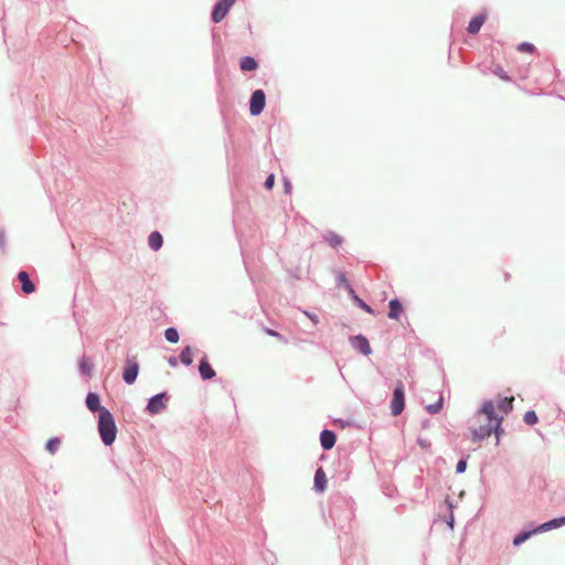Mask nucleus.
I'll return each mask as SVG.
<instances>
[{
    "label": "nucleus",
    "instance_id": "ddd939ff",
    "mask_svg": "<svg viewBox=\"0 0 565 565\" xmlns=\"http://www.w3.org/2000/svg\"><path fill=\"white\" fill-rule=\"evenodd\" d=\"M199 372L203 380H211L215 376L213 367L207 362L206 358H203L199 365Z\"/></svg>",
    "mask_w": 565,
    "mask_h": 565
},
{
    "label": "nucleus",
    "instance_id": "aec40b11",
    "mask_svg": "<svg viewBox=\"0 0 565 565\" xmlns=\"http://www.w3.org/2000/svg\"><path fill=\"white\" fill-rule=\"evenodd\" d=\"M326 242L331 246H337L343 244V237L333 232H329L326 235Z\"/></svg>",
    "mask_w": 565,
    "mask_h": 565
},
{
    "label": "nucleus",
    "instance_id": "bb28decb",
    "mask_svg": "<svg viewBox=\"0 0 565 565\" xmlns=\"http://www.w3.org/2000/svg\"><path fill=\"white\" fill-rule=\"evenodd\" d=\"M539 418L535 414L534 411H527L525 414H524V422L527 424V425H535L537 423Z\"/></svg>",
    "mask_w": 565,
    "mask_h": 565
},
{
    "label": "nucleus",
    "instance_id": "b1692460",
    "mask_svg": "<svg viewBox=\"0 0 565 565\" xmlns=\"http://www.w3.org/2000/svg\"><path fill=\"white\" fill-rule=\"evenodd\" d=\"M164 335L166 339L171 343H177L179 341V333L174 328L167 329Z\"/></svg>",
    "mask_w": 565,
    "mask_h": 565
},
{
    "label": "nucleus",
    "instance_id": "9d476101",
    "mask_svg": "<svg viewBox=\"0 0 565 565\" xmlns=\"http://www.w3.org/2000/svg\"><path fill=\"white\" fill-rule=\"evenodd\" d=\"M335 434L331 430L324 429L320 435V443L323 449L329 450L335 444Z\"/></svg>",
    "mask_w": 565,
    "mask_h": 565
},
{
    "label": "nucleus",
    "instance_id": "5701e85b",
    "mask_svg": "<svg viewBox=\"0 0 565 565\" xmlns=\"http://www.w3.org/2000/svg\"><path fill=\"white\" fill-rule=\"evenodd\" d=\"M79 369L83 374L89 375L93 369V364L87 358H83L79 362Z\"/></svg>",
    "mask_w": 565,
    "mask_h": 565
},
{
    "label": "nucleus",
    "instance_id": "f704fd0d",
    "mask_svg": "<svg viewBox=\"0 0 565 565\" xmlns=\"http://www.w3.org/2000/svg\"><path fill=\"white\" fill-rule=\"evenodd\" d=\"M6 243H7V241L4 237V233L2 231H0V245H4Z\"/></svg>",
    "mask_w": 565,
    "mask_h": 565
},
{
    "label": "nucleus",
    "instance_id": "393cba45",
    "mask_svg": "<svg viewBox=\"0 0 565 565\" xmlns=\"http://www.w3.org/2000/svg\"><path fill=\"white\" fill-rule=\"evenodd\" d=\"M535 532L533 530V531L522 532V533L518 534L514 537V540H513V544L516 545V546L522 544L523 542H525Z\"/></svg>",
    "mask_w": 565,
    "mask_h": 565
},
{
    "label": "nucleus",
    "instance_id": "7c9ffc66",
    "mask_svg": "<svg viewBox=\"0 0 565 565\" xmlns=\"http://www.w3.org/2000/svg\"><path fill=\"white\" fill-rule=\"evenodd\" d=\"M274 184H275V175L271 173L267 177V179L265 181V188L267 190H271L274 188Z\"/></svg>",
    "mask_w": 565,
    "mask_h": 565
},
{
    "label": "nucleus",
    "instance_id": "6e6552de",
    "mask_svg": "<svg viewBox=\"0 0 565 565\" xmlns=\"http://www.w3.org/2000/svg\"><path fill=\"white\" fill-rule=\"evenodd\" d=\"M328 479L324 470L319 467L315 475V489L318 492H323L327 489Z\"/></svg>",
    "mask_w": 565,
    "mask_h": 565
},
{
    "label": "nucleus",
    "instance_id": "4be33fe9",
    "mask_svg": "<svg viewBox=\"0 0 565 565\" xmlns=\"http://www.w3.org/2000/svg\"><path fill=\"white\" fill-rule=\"evenodd\" d=\"M444 405V398L443 396L439 397V399L435 404H429L426 406V409L429 414H438Z\"/></svg>",
    "mask_w": 565,
    "mask_h": 565
},
{
    "label": "nucleus",
    "instance_id": "e433bc0d",
    "mask_svg": "<svg viewBox=\"0 0 565 565\" xmlns=\"http://www.w3.org/2000/svg\"><path fill=\"white\" fill-rule=\"evenodd\" d=\"M307 316L313 321V323H318V318L317 316H311L309 313H307Z\"/></svg>",
    "mask_w": 565,
    "mask_h": 565
},
{
    "label": "nucleus",
    "instance_id": "7ed1b4c3",
    "mask_svg": "<svg viewBox=\"0 0 565 565\" xmlns=\"http://www.w3.org/2000/svg\"><path fill=\"white\" fill-rule=\"evenodd\" d=\"M405 408V393L404 384L402 381H397L393 397L391 401V413L393 416H398Z\"/></svg>",
    "mask_w": 565,
    "mask_h": 565
},
{
    "label": "nucleus",
    "instance_id": "c85d7f7f",
    "mask_svg": "<svg viewBox=\"0 0 565 565\" xmlns=\"http://www.w3.org/2000/svg\"><path fill=\"white\" fill-rule=\"evenodd\" d=\"M264 331L270 335V337H274V338H277L278 340H280L281 342H287L286 338L280 334L279 332L273 330V329H269V328H265Z\"/></svg>",
    "mask_w": 565,
    "mask_h": 565
},
{
    "label": "nucleus",
    "instance_id": "cd10ccee",
    "mask_svg": "<svg viewBox=\"0 0 565 565\" xmlns=\"http://www.w3.org/2000/svg\"><path fill=\"white\" fill-rule=\"evenodd\" d=\"M535 50V46L529 42H523L521 44H519L518 46V51L519 52H522V53H530L532 54Z\"/></svg>",
    "mask_w": 565,
    "mask_h": 565
},
{
    "label": "nucleus",
    "instance_id": "6ab92c4d",
    "mask_svg": "<svg viewBox=\"0 0 565 565\" xmlns=\"http://www.w3.org/2000/svg\"><path fill=\"white\" fill-rule=\"evenodd\" d=\"M162 243H163V238L159 232H152L149 235L148 244L150 247H161Z\"/></svg>",
    "mask_w": 565,
    "mask_h": 565
},
{
    "label": "nucleus",
    "instance_id": "4468645a",
    "mask_svg": "<svg viewBox=\"0 0 565 565\" xmlns=\"http://www.w3.org/2000/svg\"><path fill=\"white\" fill-rule=\"evenodd\" d=\"M562 525H565V516H561V518H557V519H553L548 522H545L543 524H541L539 527H536L534 530V532H544V531H550L552 529H556V527H559Z\"/></svg>",
    "mask_w": 565,
    "mask_h": 565
},
{
    "label": "nucleus",
    "instance_id": "2f4dec72",
    "mask_svg": "<svg viewBox=\"0 0 565 565\" xmlns=\"http://www.w3.org/2000/svg\"><path fill=\"white\" fill-rule=\"evenodd\" d=\"M338 281H339V284H341V285L345 286L348 289H350L351 292H353V290L351 289V287H350V285L348 282L344 274L340 273L338 275Z\"/></svg>",
    "mask_w": 565,
    "mask_h": 565
},
{
    "label": "nucleus",
    "instance_id": "c756f323",
    "mask_svg": "<svg viewBox=\"0 0 565 565\" xmlns=\"http://www.w3.org/2000/svg\"><path fill=\"white\" fill-rule=\"evenodd\" d=\"M354 300L359 303V306L366 312L372 313V308L366 305L362 299H360L358 296H354Z\"/></svg>",
    "mask_w": 565,
    "mask_h": 565
},
{
    "label": "nucleus",
    "instance_id": "f257e3e1",
    "mask_svg": "<svg viewBox=\"0 0 565 565\" xmlns=\"http://www.w3.org/2000/svg\"><path fill=\"white\" fill-rule=\"evenodd\" d=\"M481 416L486 417L487 424H480L478 427L472 429L473 441H481L492 433H494L499 439L500 435L503 433L501 429L502 416H498L495 414V406L492 401H486L483 403L481 409L477 414L478 418Z\"/></svg>",
    "mask_w": 565,
    "mask_h": 565
},
{
    "label": "nucleus",
    "instance_id": "39448f33",
    "mask_svg": "<svg viewBox=\"0 0 565 565\" xmlns=\"http://www.w3.org/2000/svg\"><path fill=\"white\" fill-rule=\"evenodd\" d=\"M234 3L235 0H221L217 2L212 12V20L215 23L221 22L226 17Z\"/></svg>",
    "mask_w": 565,
    "mask_h": 565
},
{
    "label": "nucleus",
    "instance_id": "20e7f679",
    "mask_svg": "<svg viewBox=\"0 0 565 565\" xmlns=\"http://www.w3.org/2000/svg\"><path fill=\"white\" fill-rule=\"evenodd\" d=\"M265 93L262 89H257L252 94L249 102V111L253 116L259 115L265 108Z\"/></svg>",
    "mask_w": 565,
    "mask_h": 565
},
{
    "label": "nucleus",
    "instance_id": "1a4fd4ad",
    "mask_svg": "<svg viewBox=\"0 0 565 565\" xmlns=\"http://www.w3.org/2000/svg\"><path fill=\"white\" fill-rule=\"evenodd\" d=\"M351 341L353 347L361 351L363 354L369 355L372 352L370 343L366 338L362 335H356Z\"/></svg>",
    "mask_w": 565,
    "mask_h": 565
},
{
    "label": "nucleus",
    "instance_id": "473e14b6",
    "mask_svg": "<svg viewBox=\"0 0 565 565\" xmlns=\"http://www.w3.org/2000/svg\"><path fill=\"white\" fill-rule=\"evenodd\" d=\"M467 468V462L466 460H459L458 463H457V467H456V471L458 473H462Z\"/></svg>",
    "mask_w": 565,
    "mask_h": 565
},
{
    "label": "nucleus",
    "instance_id": "f3484780",
    "mask_svg": "<svg viewBox=\"0 0 565 565\" xmlns=\"http://www.w3.org/2000/svg\"><path fill=\"white\" fill-rule=\"evenodd\" d=\"M86 405H87L88 409L92 412L98 411L100 413V409L103 408L99 404V397L95 393H88V395L86 397Z\"/></svg>",
    "mask_w": 565,
    "mask_h": 565
},
{
    "label": "nucleus",
    "instance_id": "c9c22d12",
    "mask_svg": "<svg viewBox=\"0 0 565 565\" xmlns=\"http://www.w3.org/2000/svg\"><path fill=\"white\" fill-rule=\"evenodd\" d=\"M169 364H170L171 366H177V364H178V362H177V358H173V356H172V358H170V359H169Z\"/></svg>",
    "mask_w": 565,
    "mask_h": 565
},
{
    "label": "nucleus",
    "instance_id": "f8f14e48",
    "mask_svg": "<svg viewBox=\"0 0 565 565\" xmlns=\"http://www.w3.org/2000/svg\"><path fill=\"white\" fill-rule=\"evenodd\" d=\"M513 401L514 397H504L499 401L497 408L499 413H495L498 416L508 415L513 409Z\"/></svg>",
    "mask_w": 565,
    "mask_h": 565
},
{
    "label": "nucleus",
    "instance_id": "dca6fc26",
    "mask_svg": "<svg viewBox=\"0 0 565 565\" xmlns=\"http://www.w3.org/2000/svg\"><path fill=\"white\" fill-rule=\"evenodd\" d=\"M241 70L244 72H252L258 67L257 61L252 56H245L239 62Z\"/></svg>",
    "mask_w": 565,
    "mask_h": 565
},
{
    "label": "nucleus",
    "instance_id": "f03ea898",
    "mask_svg": "<svg viewBox=\"0 0 565 565\" xmlns=\"http://www.w3.org/2000/svg\"><path fill=\"white\" fill-rule=\"evenodd\" d=\"M98 431L103 443L110 446L117 435V427L114 420V416L107 408H102L98 418Z\"/></svg>",
    "mask_w": 565,
    "mask_h": 565
},
{
    "label": "nucleus",
    "instance_id": "a878e982",
    "mask_svg": "<svg viewBox=\"0 0 565 565\" xmlns=\"http://www.w3.org/2000/svg\"><path fill=\"white\" fill-rule=\"evenodd\" d=\"M60 439L58 438H51L49 439V441L46 443L45 445V448L46 450L50 452V454H55L58 446H60Z\"/></svg>",
    "mask_w": 565,
    "mask_h": 565
},
{
    "label": "nucleus",
    "instance_id": "2eb2a0df",
    "mask_svg": "<svg viewBox=\"0 0 565 565\" xmlns=\"http://www.w3.org/2000/svg\"><path fill=\"white\" fill-rule=\"evenodd\" d=\"M486 21V14H478L471 19L468 25V32L470 34H476L480 31L482 24Z\"/></svg>",
    "mask_w": 565,
    "mask_h": 565
},
{
    "label": "nucleus",
    "instance_id": "0eeeda50",
    "mask_svg": "<svg viewBox=\"0 0 565 565\" xmlns=\"http://www.w3.org/2000/svg\"><path fill=\"white\" fill-rule=\"evenodd\" d=\"M163 399H164V394H158V395L153 396L152 398H150V401L147 405V411L150 414L160 413L166 407Z\"/></svg>",
    "mask_w": 565,
    "mask_h": 565
},
{
    "label": "nucleus",
    "instance_id": "423d86ee",
    "mask_svg": "<svg viewBox=\"0 0 565 565\" xmlns=\"http://www.w3.org/2000/svg\"><path fill=\"white\" fill-rule=\"evenodd\" d=\"M138 371H139V366H138V363L135 360V358L128 359L126 361V366H125L124 374H122L124 381L127 384H132L137 379Z\"/></svg>",
    "mask_w": 565,
    "mask_h": 565
},
{
    "label": "nucleus",
    "instance_id": "a211bd4d",
    "mask_svg": "<svg viewBox=\"0 0 565 565\" xmlns=\"http://www.w3.org/2000/svg\"><path fill=\"white\" fill-rule=\"evenodd\" d=\"M388 307H390L388 317L391 319L397 320L399 318L401 312H402V305H401V302L397 299H393V300L390 301Z\"/></svg>",
    "mask_w": 565,
    "mask_h": 565
},
{
    "label": "nucleus",
    "instance_id": "9b49d317",
    "mask_svg": "<svg viewBox=\"0 0 565 565\" xmlns=\"http://www.w3.org/2000/svg\"><path fill=\"white\" fill-rule=\"evenodd\" d=\"M18 279L21 282V288L24 294L30 295L35 290V287L33 282L30 280L26 271H20L18 274Z\"/></svg>",
    "mask_w": 565,
    "mask_h": 565
},
{
    "label": "nucleus",
    "instance_id": "72a5a7b5",
    "mask_svg": "<svg viewBox=\"0 0 565 565\" xmlns=\"http://www.w3.org/2000/svg\"><path fill=\"white\" fill-rule=\"evenodd\" d=\"M284 185H285V192L286 193H290L291 192V183H290V181L286 179L284 181Z\"/></svg>",
    "mask_w": 565,
    "mask_h": 565
},
{
    "label": "nucleus",
    "instance_id": "412c9836",
    "mask_svg": "<svg viewBox=\"0 0 565 565\" xmlns=\"http://www.w3.org/2000/svg\"><path fill=\"white\" fill-rule=\"evenodd\" d=\"M180 360L183 364L190 365L192 364V349L190 347H185L180 354Z\"/></svg>",
    "mask_w": 565,
    "mask_h": 565
}]
</instances>
